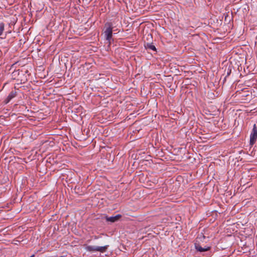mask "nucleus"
Here are the masks:
<instances>
[{
	"instance_id": "8",
	"label": "nucleus",
	"mask_w": 257,
	"mask_h": 257,
	"mask_svg": "<svg viewBox=\"0 0 257 257\" xmlns=\"http://www.w3.org/2000/svg\"><path fill=\"white\" fill-rule=\"evenodd\" d=\"M4 31V24L3 23H0V36L2 35Z\"/></svg>"
},
{
	"instance_id": "9",
	"label": "nucleus",
	"mask_w": 257,
	"mask_h": 257,
	"mask_svg": "<svg viewBox=\"0 0 257 257\" xmlns=\"http://www.w3.org/2000/svg\"><path fill=\"white\" fill-rule=\"evenodd\" d=\"M205 238V236L202 234H199L198 237V239L200 241H203V239H204Z\"/></svg>"
},
{
	"instance_id": "2",
	"label": "nucleus",
	"mask_w": 257,
	"mask_h": 257,
	"mask_svg": "<svg viewBox=\"0 0 257 257\" xmlns=\"http://www.w3.org/2000/svg\"><path fill=\"white\" fill-rule=\"evenodd\" d=\"M108 245H105L103 246L97 245H87L85 246V249L90 252L99 251L103 253L106 251L108 248Z\"/></svg>"
},
{
	"instance_id": "5",
	"label": "nucleus",
	"mask_w": 257,
	"mask_h": 257,
	"mask_svg": "<svg viewBox=\"0 0 257 257\" xmlns=\"http://www.w3.org/2000/svg\"><path fill=\"white\" fill-rule=\"evenodd\" d=\"M121 217V215L120 214H117L115 216H110V217H106V220L107 221L114 222L119 220V219Z\"/></svg>"
},
{
	"instance_id": "1",
	"label": "nucleus",
	"mask_w": 257,
	"mask_h": 257,
	"mask_svg": "<svg viewBox=\"0 0 257 257\" xmlns=\"http://www.w3.org/2000/svg\"><path fill=\"white\" fill-rule=\"evenodd\" d=\"M105 27L106 29L104 32V37L105 39L110 44L111 43L112 35V24L110 22H107L105 24Z\"/></svg>"
},
{
	"instance_id": "3",
	"label": "nucleus",
	"mask_w": 257,
	"mask_h": 257,
	"mask_svg": "<svg viewBox=\"0 0 257 257\" xmlns=\"http://www.w3.org/2000/svg\"><path fill=\"white\" fill-rule=\"evenodd\" d=\"M257 139V127L254 124L250 135V145H253L256 142Z\"/></svg>"
},
{
	"instance_id": "4",
	"label": "nucleus",
	"mask_w": 257,
	"mask_h": 257,
	"mask_svg": "<svg viewBox=\"0 0 257 257\" xmlns=\"http://www.w3.org/2000/svg\"><path fill=\"white\" fill-rule=\"evenodd\" d=\"M195 249L199 251V252H204L207 251L210 249V247L209 246H204V247H201L199 243H195Z\"/></svg>"
},
{
	"instance_id": "6",
	"label": "nucleus",
	"mask_w": 257,
	"mask_h": 257,
	"mask_svg": "<svg viewBox=\"0 0 257 257\" xmlns=\"http://www.w3.org/2000/svg\"><path fill=\"white\" fill-rule=\"evenodd\" d=\"M16 96V92L11 91L5 100L6 103H9L13 98Z\"/></svg>"
},
{
	"instance_id": "10",
	"label": "nucleus",
	"mask_w": 257,
	"mask_h": 257,
	"mask_svg": "<svg viewBox=\"0 0 257 257\" xmlns=\"http://www.w3.org/2000/svg\"><path fill=\"white\" fill-rule=\"evenodd\" d=\"M30 257H34V255H31V256H30Z\"/></svg>"
},
{
	"instance_id": "7",
	"label": "nucleus",
	"mask_w": 257,
	"mask_h": 257,
	"mask_svg": "<svg viewBox=\"0 0 257 257\" xmlns=\"http://www.w3.org/2000/svg\"><path fill=\"white\" fill-rule=\"evenodd\" d=\"M147 48L151 50H154V51L156 50L155 46L154 45H152V44H148Z\"/></svg>"
}]
</instances>
